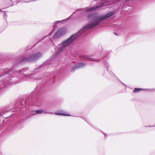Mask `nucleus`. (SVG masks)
Here are the masks:
<instances>
[{
    "mask_svg": "<svg viewBox=\"0 0 155 155\" xmlns=\"http://www.w3.org/2000/svg\"><path fill=\"white\" fill-rule=\"evenodd\" d=\"M114 14V12L112 11L102 16H99L96 13L89 15L87 18L90 22L84 27V29H90L97 26L100 24L101 21L110 17Z\"/></svg>",
    "mask_w": 155,
    "mask_h": 155,
    "instance_id": "obj_1",
    "label": "nucleus"
},
{
    "mask_svg": "<svg viewBox=\"0 0 155 155\" xmlns=\"http://www.w3.org/2000/svg\"><path fill=\"white\" fill-rule=\"evenodd\" d=\"M84 27L77 33L72 35L68 39L62 41L61 44L60 45V48L58 51L57 54H56L55 55H58L61 51H62L65 47L71 44L75 40L76 37L80 35L81 33L84 32V31L87 30V28L84 29Z\"/></svg>",
    "mask_w": 155,
    "mask_h": 155,
    "instance_id": "obj_2",
    "label": "nucleus"
},
{
    "mask_svg": "<svg viewBox=\"0 0 155 155\" xmlns=\"http://www.w3.org/2000/svg\"><path fill=\"white\" fill-rule=\"evenodd\" d=\"M8 69H6L0 71V76H5V78L2 81L3 82L2 84L5 86H7L9 85V83L10 82V80L11 79L10 77H8L9 75L11 76L12 74H13V73L14 74H15L16 73H18V71L15 72L13 69L10 71L8 70Z\"/></svg>",
    "mask_w": 155,
    "mask_h": 155,
    "instance_id": "obj_3",
    "label": "nucleus"
},
{
    "mask_svg": "<svg viewBox=\"0 0 155 155\" xmlns=\"http://www.w3.org/2000/svg\"><path fill=\"white\" fill-rule=\"evenodd\" d=\"M42 56V54L40 52L34 53L29 56H27L24 57L23 58V59L21 61V62L25 61H35L40 58Z\"/></svg>",
    "mask_w": 155,
    "mask_h": 155,
    "instance_id": "obj_4",
    "label": "nucleus"
},
{
    "mask_svg": "<svg viewBox=\"0 0 155 155\" xmlns=\"http://www.w3.org/2000/svg\"><path fill=\"white\" fill-rule=\"evenodd\" d=\"M66 32V29L64 28H61L57 30L53 36L55 39L58 38L60 36L64 34Z\"/></svg>",
    "mask_w": 155,
    "mask_h": 155,
    "instance_id": "obj_5",
    "label": "nucleus"
},
{
    "mask_svg": "<svg viewBox=\"0 0 155 155\" xmlns=\"http://www.w3.org/2000/svg\"><path fill=\"white\" fill-rule=\"evenodd\" d=\"M80 57L81 58L84 59L85 60L89 61H93L96 62H98L99 61V59H95L94 58H90L86 55H81L80 56Z\"/></svg>",
    "mask_w": 155,
    "mask_h": 155,
    "instance_id": "obj_6",
    "label": "nucleus"
},
{
    "mask_svg": "<svg viewBox=\"0 0 155 155\" xmlns=\"http://www.w3.org/2000/svg\"><path fill=\"white\" fill-rule=\"evenodd\" d=\"M86 65V64L83 63L77 64L75 65L72 68V70L74 71L77 69L83 67Z\"/></svg>",
    "mask_w": 155,
    "mask_h": 155,
    "instance_id": "obj_7",
    "label": "nucleus"
},
{
    "mask_svg": "<svg viewBox=\"0 0 155 155\" xmlns=\"http://www.w3.org/2000/svg\"><path fill=\"white\" fill-rule=\"evenodd\" d=\"M64 20H63L61 21H57L54 23V27L53 29V30L51 31V32L48 35V36H50L51 35L52 33H53L54 31L55 30V29L57 28V26L56 25V24L59 23H62V21H64Z\"/></svg>",
    "mask_w": 155,
    "mask_h": 155,
    "instance_id": "obj_8",
    "label": "nucleus"
},
{
    "mask_svg": "<svg viewBox=\"0 0 155 155\" xmlns=\"http://www.w3.org/2000/svg\"><path fill=\"white\" fill-rule=\"evenodd\" d=\"M55 114L57 115H63L65 116H71V115L67 114L65 112L62 110L57 111L55 113Z\"/></svg>",
    "mask_w": 155,
    "mask_h": 155,
    "instance_id": "obj_9",
    "label": "nucleus"
},
{
    "mask_svg": "<svg viewBox=\"0 0 155 155\" xmlns=\"http://www.w3.org/2000/svg\"><path fill=\"white\" fill-rule=\"evenodd\" d=\"M103 5H97L96 6H94L91 8L87 9L85 11L84 10L82 11L81 12H87L88 11H94V10H95L96 8H99L102 6Z\"/></svg>",
    "mask_w": 155,
    "mask_h": 155,
    "instance_id": "obj_10",
    "label": "nucleus"
},
{
    "mask_svg": "<svg viewBox=\"0 0 155 155\" xmlns=\"http://www.w3.org/2000/svg\"><path fill=\"white\" fill-rule=\"evenodd\" d=\"M8 3H9L10 4V5H9L8 7H9L11 6H12L14 5L15 3L16 4L18 3L19 2H21V1H19L17 2H16V1H8Z\"/></svg>",
    "mask_w": 155,
    "mask_h": 155,
    "instance_id": "obj_11",
    "label": "nucleus"
},
{
    "mask_svg": "<svg viewBox=\"0 0 155 155\" xmlns=\"http://www.w3.org/2000/svg\"><path fill=\"white\" fill-rule=\"evenodd\" d=\"M43 110H37L36 111H33L32 114H35V113L41 114H43Z\"/></svg>",
    "mask_w": 155,
    "mask_h": 155,
    "instance_id": "obj_12",
    "label": "nucleus"
},
{
    "mask_svg": "<svg viewBox=\"0 0 155 155\" xmlns=\"http://www.w3.org/2000/svg\"><path fill=\"white\" fill-rule=\"evenodd\" d=\"M142 90L141 88H135L134 89L133 91L134 92L137 93L138 92Z\"/></svg>",
    "mask_w": 155,
    "mask_h": 155,
    "instance_id": "obj_13",
    "label": "nucleus"
},
{
    "mask_svg": "<svg viewBox=\"0 0 155 155\" xmlns=\"http://www.w3.org/2000/svg\"><path fill=\"white\" fill-rule=\"evenodd\" d=\"M49 113L50 114H52V113L51 112L48 111V110H43V114Z\"/></svg>",
    "mask_w": 155,
    "mask_h": 155,
    "instance_id": "obj_14",
    "label": "nucleus"
},
{
    "mask_svg": "<svg viewBox=\"0 0 155 155\" xmlns=\"http://www.w3.org/2000/svg\"><path fill=\"white\" fill-rule=\"evenodd\" d=\"M23 71H21V70L19 71V74H22Z\"/></svg>",
    "mask_w": 155,
    "mask_h": 155,
    "instance_id": "obj_15",
    "label": "nucleus"
},
{
    "mask_svg": "<svg viewBox=\"0 0 155 155\" xmlns=\"http://www.w3.org/2000/svg\"><path fill=\"white\" fill-rule=\"evenodd\" d=\"M5 16H6V17H7V15H6V14H5V15H4V17H5Z\"/></svg>",
    "mask_w": 155,
    "mask_h": 155,
    "instance_id": "obj_16",
    "label": "nucleus"
},
{
    "mask_svg": "<svg viewBox=\"0 0 155 155\" xmlns=\"http://www.w3.org/2000/svg\"><path fill=\"white\" fill-rule=\"evenodd\" d=\"M27 2V3H28V2Z\"/></svg>",
    "mask_w": 155,
    "mask_h": 155,
    "instance_id": "obj_17",
    "label": "nucleus"
},
{
    "mask_svg": "<svg viewBox=\"0 0 155 155\" xmlns=\"http://www.w3.org/2000/svg\"><path fill=\"white\" fill-rule=\"evenodd\" d=\"M2 11L1 10V12Z\"/></svg>",
    "mask_w": 155,
    "mask_h": 155,
    "instance_id": "obj_18",
    "label": "nucleus"
},
{
    "mask_svg": "<svg viewBox=\"0 0 155 155\" xmlns=\"http://www.w3.org/2000/svg\"><path fill=\"white\" fill-rule=\"evenodd\" d=\"M1 84V83H0V85Z\"/></svg>",
    "mask_w": 155,
    "mask_h": 155,
    "instance_id": "obj_19",
    "label": "nucleus"
}]
</instances>
